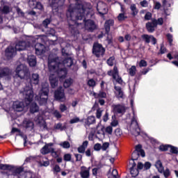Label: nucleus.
Here are the masks:
<instances>
[{
	"label": "nucleus",
	"instance_id": "f257e3e1",
	"mask_svg": "<svg viewBox=\"0 0 178 178\" xmlns=\"http://www.w3.org/2000/svg\"><path fill=\"white\" fill-rule=\"evenodd\" d=\"M86 16H92L91 7L86 8V6L76 3L75 5L71 4L67 12V17L69 22H73L74 24H70V29L72 34H76L77 25L84 24L86 30L94 31L95 24L90 19L86 21Z\"/></svg>",
	"mask_w": 178,
	"mask_h": 178
},
{
	"label": "nucleus",
	"instance_id": "f03ea898",
	"mask_svg": "<svg viewBox=\"0 0 178 178\" xmlns=\"http://www.w3.org/2000/svg\"><path fill=\"white\" fill-rule=\"evenodd\" d=\"M73 65V59L67 57L62 62L59 60V58H52L49 56L48 67L50 72L49 81L52 88H55L58 86V77L59 79H65L67 74L66 67H70Z\"/></svg>",
	"mask_w": 178,
	"mask_h": 178
},
{
	"label": "nucleus",
	"instance_id": "7ed1b4c3",
	"mask_svg": "<svg viewBox=\"0 0 178 178\" xmlns=\"http://www.w3.org/2000/svg\"><path fill=\"white\" fill-rule=\"evenodd\" d=\"M27 47H30V43L19 42L16 44L15 48L10 46L6 49V56H7V58H13L16 55V51H24Z\"/></svg>",
	"mask_w": 178,
	"mask_h": 178
},
{
	"label": "nucleus",
	"instance_id": "20e7f679",
	"mask_svg": "<svg viewBox=\"0 0 178 178\" xmlns=\"http://www.w3.org/2000/svg\"><path fill=\"white\" fill-rule=\"evenodd\" d=\"M16 77H19L21 80H23V79L27 80V79L30 77V70H29V67L24 64L18 65L15 70V78L16 79Z\"/></svg>",
	"mask_w": 178,
	"mask_h": 178
},
{
	"label": "nucleus",
	"instance_id": "39448f33",
	"mask_svg": "<svg viewBox=\"0 0 178 178\" xmlns=\"http://www.w3.org/2000/svg\"><path fill=\"white\" fill-rule=\"evenodd\" d=\"M133 100L131 101V106L132 108L133 115L134 117L131 120V126H130V131L133 136H135V137H137L138 136H140V127H138V122H137V115H136V113H134V109L133 108Z\"/></svg>",
	"mask_w": 178,
	"mask_h": 178
},
{
	"label": "nucleus",
	"instance_id": "423d86ee",
	"mask_svg": "<svg viewBox=\"0 0 178 178\" xmlns=\"http://www.w3.org/2000/svg\"><path fill=\"white\" fill-rule=\"evenodd\" d=\"M22 95L25 99V104L26 106L30 105V104H31V101H33V98L34 97L33 86L30 84V86L25 87L22 92Z\"/></svg>",
	"mask_w": 178,
	"mask_h": 178
},
{
	"label": "nucleus",
	"instance_id": "0eeeda50",
	"mask_svg": "<svg viewBox=\"0 0 178 178\" xmlns=\"http://www.w3.org/2000/svg\"><path fill=\"white\" fill-rule=\"evenodd\" d=\"M49 90L48 89V85H46L44 88H42L39 92V96L35 97L36 101H38L40 105H45L48 99V92Z\"/></svg>",
	"mask_w": 178,
	"mask_h": 178
},
{
	"label": "nucleus",
	"instance_id": "6e6552de",
	"mask_svg": "<svg viewBox=\"0 0 178 178\" xmlns=\"http://www.w3.org/2000/svg\"><path fill=\"white\" fill-rule=\"evenodd\" d=\"M92 54L97 56V58H99L101 56H104V54H105V49L102 47V45L98 43H95L92 49Z\"/></svg>",
	"mask_w": 178,
	"mask_h": 178
},
{
	"label": "nucleus",
	"instance_id": "1a4fd4ad",
	"mask_svg": "<svg viewBox=\"0 0 178 178\" xmlns=\"http://www.w3.org/2000/svg\"><path fill=\"white\" fill-rule=\"evenodd\" d=\"M49 3L50 6H51L54 13H55V12H58L59 10V8H60V6H63L65 0H49Z\"/></svg>",
	"mask_w": 178,
	"mask_h": 178
},
{
	"label": "nucleus",
	"instance_id": "9d476101",
	"mask_svg": "<svg viewBox=\"0 0 178 178\" xmlns=\"http://www.w3.org/2000/svg\"><path fill=\"white\" fill-rule=\"evenodd\" d=\"M108 76H112L114 80H115L118 84L123 85V80L122 79V77L119 76L118 67L115 66L113 70L108 71Z\"/></svg>",
	"mask_w": 178,
	"mask_h": 178
},
{
	"label": "nucleus",
	"instance_id": "9b49d317",
	"mask_svg": "<svg viewBox=\"0 0 178 178\" xmlns=\"http://www.w3.org/2000/svg\"><path fill=\"white\" fill-rule=\"evenodd\" d=\"M115 24V21L113 19H108L106 21L104 24V29L106 31V33L107 34V40L108 42H111L112 41V35L109 34V31H111V27Z\"/></svg>",
	"mask_w": 178,
	"mask_h": 178
},
{
	"label": "nucleus",
	"instance_id": "f8f14e48",
	"mask_svg": "<svg viewBox=\"0 0 178 178\" xmlns=\"http://www.w3.org/2000/svg\"><path fill=\"white\" fill-rule=\"evenodd\" d=\"M54 97L58 101H60V102H65L66 101V97H65V90L62 87H60L55 93Z\"/></svg>",
	"mask_w": 178,
	"mask_h": 178
},
{
	"label": "nucleus",
	"instance_id": "ddd939ff",
	"mask_svg": "<svg viewBox=\"0 0 178 178\" xmlns=\"http://www.w3.org/2000/svg\"><path fill=\"white\" fill-rule=\"evenodd\" d=\"M97 10L99 15H106L108 13V6L104 1H99L97 4Z\"/></svg>",
	"mask_w": 178,
	"mask_h": 178
},
{
	"label": "nucleus",
	"instance_id": "4468645a",
	"mask_svg": "<svg viewBox=\"0 0 178 178\" xmlns=\"http://www.w3.org/2000/svg\"><path fill=\"white\" fill-rule=\"evenodd\" d=\"M29 6L31 9H39V10H42L44 9V6L36 0H28Z\"/></svg>",
	"mask_w": 178,
	"mask_h": 178
},
{
	"label": "nucleus",
	"instance_id": "2eb2a0df",
	"mask_svg": "<svg viewBox=\"0 0 178 178\" xmlns=\"http://www.w3.org/2000/svg\"><path fill=\"white\" fill-rule=\"evenodd\" d=\"M54 147L53 143H46L45 145L40 149L41 154H42V155L51 154V152L54 151V147Z\"/></svg>",
	"mask_w": 178,
	"mask_h": 178
},
{
	"label": "nucleus",
	"instance_id": "dca6fc26",
	"mask_svg": "<svg viewBox=\"0 0 178 178\" xmlns=\"http://www.w3.org/2000/svg\"><path fill=\"white\" fill-rule=\"evenodd\" d=\"M146 29L149 33H154L156 29V19L146 23Z\"/></svg>",
	"mask_w": 178,
	"mask_h": 178
},
{
	"label": "nucleus",
	"instance_id": "f3484780",
	"mask_svg": "<svg viewBox=\"0 0 178 178\" xmlns=\"http://www.w3.org/2000/svg\"><path fill=\"white\" fill-rule=\"evenodd\" d=\"M13 108L16 112H22L24 109V103L19 101L14 102Z\"/></svg>",
	"mask_w": 178,
	"mask_h": 178
},
{
	"label": "nucleus",
	"instance_id": "a211bd4d",
	"mask_svg": "<svg viewBox=\"0 0 178 178\" xmlns=\"http://www.w3.org/2000/svg\"><path fill=\"white\" fill-rule=\"evenodd\" d=\"M114 93L118 99H124V93L123 92V90H122V88L120 86H114Z\"/></svg>",
	"mask_w": 178,
	"mask_h": 178
},
{
	"label": "nucleus",
	"instance_id": "6ab92c4d",
	"mask_svg": "<svg viewBox=\"0 0 178 178\" xmlns=\"http://www.w3.org/2000/svg\"><path fill=\"white\" fill-rule=\"evenodd\" d=\"M106 133H108V134H112V132L113 131V129L112 128V127L108 126L105 129V127H102L101 128V132L97 131V134H102L101 137L102 138H105V131Z\"/></svg>",
	"mask_w": 178,
	"mask_h": 178
},
{
	"label": "nucleus",
	"instance_id": "aec40b11",
	"mask_svg": "<svg viewBox=\"0 0 178 178\" xmlns=\"http://www.w3.org/2000/svg\"><path fill=\"white\" fill-rule=\"evenodd\" d=\"M36 55H42L45 52V46L41 43H37L35 45Z\"/></svg>",
	"mask_w": 178,
	"mask_h": 178
},
{
	"label": "nucleus",
	"instance_id": "412c9836",
	"mask_svg": "<svg viewBox=\"0 0 178 178\" xmlns=\"http://www.w3.org/2000/svg\"><path fill=\"white\" fill-rule=\"evenodd\" d=\"M80 175H81V177L82 178H89L90 168H87L86 166L81 167Z\"/></svg>",
	"mask_w": 178,
	"mask_h": 178
},
{
	"label": "nucleus",
	"instance_id": "4be33fe9",
	"mask_svg": "<svg viewBox=\"0 0 178 178\" xmlns=\"http://www.w3.org/2000/svg\"><path fill=\"white\" fill-rule=\"evenodd\" d=\"M23 127L29 129V130H33L34 129V122L30 120L25 119L22 123Z\"/></svg>",
	"mask_w": 178,
	"mask_h": 178
},
{
	"label": "nucleus",
	"instance_id": "5701e85b",
	"mask_svg": "<svg viewBox=\"0 0 178 178\" xmlns=\"http://www.w3.org/2000/svg\"><path fill=\"white\" fill-rule=\"evenodd\" d=\"M12 76V70L9 68H2L0 70V77H9Z\"/></svg>",
	"mask_w": 178,
	"mask_h": 178
},
{
	"label": "nucleus",
	"instance_id": "b1692460",
	"mask_svg": "<svg viewBox=\"0 0 178 178\" xmlns=\"http://www.w3.org/2000/svg\"><path fill=\"white\" fill-rule=\"evenodd\" d=\"M113 108L115 113H124V112H126V108L122 105H114Z\"/></svg>",
	"mask_w": 178,
	"mask_h": 178
},
{
	"label": "nucleus",
	"instance_id": "393cba45",
	"mask_svg": "<svg viewBox=\"0 0 178 178\" xmlns=\"http://www.w3.org/2000/svg\"><path fill=\"white\" fill-rule=\"evenodd\" d=\"M28 63L29 66L34 67L37 65V60L35 58V56L34 55H29L28 56Z\"/></svg>",
	"mask_w": 178,
	"mask_h": 178
},
{
	"label": "nucleus",
	"instance_id": "a878e982",
	"mask_svg": "<svg viewBox=\"0 0 178 178\" xmlns=\"http://www.w3.org/2000/svg\"><path fill=\"white\" fill-rule=\"evenodd\" d=\"M31 83L37 86L40 83V75L38 74H33L31 78Z\"/></svg>",
	"mask_w": 178,
	"mask_h": 178
},
{
	"label": "nucleus",
	"instance_id": "bb28decb",
	"mask_svg": "<svg viewBox=\"0 0 178 178\" xmlns=\"http://www.w3.org/2000/svg\"><path fill=\"white\" fill-rule=\"evenodd\" d=\"M88 146V141L86 140L83 143L82 145L78 147V152L79 154H84L86 152V148Z\"/></svg>",
	"mask_w": 178,
	"mask_h": 178
},
{
	"label": "nucleus",
	"instance_id": "cd10ccee",
	"mask_svg": "<svg viewBox=\"0 0 178 178\" xmlns=\"http://www.w3.org/2000/svg\"><path fill=\"white\" fill-rule=\"evenodd\" d=\"M95 123V117L92 115L88 117L85 122V124L86 126H90L91 124H94Z\"/></svg>",
	"mask_w": 178,
	"mask_h": 178
},
{
	"label": "nucleus",
	"instance_id": "c85d7f7f",
	"mask_svg": "<svg viewBox=\"0 0 178 178\" xmlns=\"http://www.w3.org/2000/svg\"><path fill=\"white\" fill-rule=\"evenodd\" d=\"M155 167L156 168L159 173L163 172V165H162V162H161V161L159 160L156 162Z\"/></svg>",
	"mask_w": 178,
	"mask_h": 178
},
{
	"label": "nucleus",
	"instance_id": "c756f323",
	"mask_svg": "<svg viewBox=\"0 0 178 178\" xmlns=\"http://www.w3.org/2000/svg\"><path fill=\"white\" fill-rule=\"evenodd\" d=\"M38 106L36 103H32L30 106V112L31 113H35V112H38Z\"/></svg>",
	"mask_w": 178,
	"mask_h": 178
},
{
	"label": "nucleus",
	"instance_id": "7c9ffc66",
	"mask_svg": "<svg viewBox=\"0 0 178 178\" xmlns=\"http://www.w3.org/2000/svg\"><path fill=\"white\" fill-rule=\"evenodd\" d=\"M58 145L65 149H69L70 148V143L67 140L60 143Z\"/></svg>",
	"mask_w": 178,
	"mask_h": 178
},
{
	"label": "nucleus",
	"instance_id": "2f4dec72",
	"mask_svg": "<svg viewBox=\"0 0 178 178\" xmlns=\"http://www.w3.org/2000/svg\"><path fill=\"white\" fill-rule=\"evenodd\" d=\"M172 5H173V0H163V6L165 9H166V8H170Z\"/></svg>",
	"mask_w": 178,
	"mask_h": 178
},
{
	"label": "nucleus",
	"instance_id": "473e14b6",
	"mask_svg": "<svg viewBox=\"0 0 178 178\" xmlns=\"http://www.w3.org/2000/svg\"><path fill=\"white\" fill-rule=\"evenodd\" d=\"M40 166H49V160H48V158L44 157L42 160L40 161Z\"/></svg>",
	"mask_w": 178,
	"mask_h": 178
},
{
	"label": "nucleus",
	"instance_id": "72a5a7b5",
	"mask_svg": "<svg viewBox=\"0 0 178 178\" xmlns=\"http://www.w3.org/2000/svg\"><path fill=\"white\" fill-rule=\"evenodd\" d=\"M72 83H73V79H72L71 78L66 79L64 82L65 88H68V87H70Z\"/></svg>",
	"mask_w": 178,
	"mask_h": 178
},
{
	"label": "nucleus",
	"instance_id": "f704fd0d",
	"mask_svg": "<svg viewBox=\"0 0 178 178\" xmlns=\"http://www.w3.org/2000/svg\"><path fill=\"white\" fill-rule=\"evenodd\" d=\"M95 98H106V93L105 92L100 91L99 93L94 94Z\"/></svg>",
	"mask_w": 178,
	"mask_h": 178
},
{
	"label": "nucleus",
	"instance_id": "c9c22d12",
	"mask_svg": "<svg viewBox=\"0 0 178 178\" xmlns=\"http://www.w3.org/2000/svg\"><path fill=\"white\" fill-rule=\"evenodd\" d=\"M12 171L14 172V175L15 176H17V175H20L23 172V168H12Z\"/></svg>",
	"mask_w": 178,
	"mask_h": 178
},
{
	"label": "nucleus",
	"instance_id": "e433bc0d",
	"mask_svg": "<svg viewBox=\"0 0 178 178\" xmlns=\"http://www.w3.org/2000/svg\"><path fill=\"white\" fill-rule=\"evenodd\" d=\"M130 9L132 12L133 16H136L137 13H138V10L137 9V7H136V4H131Z\"/></svg>",
	"mask_w": 178,
	"mask_h": 178
},
{
	"label": "nucleus",
	"instance_id": "4c0bfd02",
	"mask_svg": "<svg viewBox=\"0 0 178 178\" xmlns=\"http://www.w3.org/2000/svg\"><path fill=\"white\" fill-rule=\"evenodd\" d=\"M80 122H81V120H80V118H79L77 116H74L73 118H72L70 120V124H74V123H79Z\"/></svg>",
	"mask_w": 178,
	"mask_h": 178
},
{
	"label": "nucleus",
	"instance_id": "58836bf2",
	"mask_svg": "<svg viewBox=\"0 0 178 178\" xmlns=\"http://www.w3.org/2000/svg\"><path fill=\"white\" fill-rule=\"evenodd\" d=\"M0 169L1 170H10L12 167L8 164H0Z\"/></svg>",
	"mask_w": 178,
	"mask_h": 178
},
{
	"label": "nucleus",
	"instance_id": "ea45409f",
	"mask_svg": "<svg viewBox=\"0 0 178 178\" xmlns=\"http://www.w3.org/2000/svg\"><path fill=\"white\" fill-rule=\"evenodd\" d=\"M152 35H143L142 38L147 42V44H149L151 42V38Z\"/></svg>",
	"mask_w": 178,
	"mask_h": 178
},
{
	"label": "nucleus",
	"instance_id": "a19ab883",
	"mask_svg": "<svg viewBox=\"0 0 178 178\" xmlns=\"http://www.w3.org/2000/svg\"><path fill=\"white\" fill-rule=\"evenodd\" d=\"M137 69L136 68V66L132 65L131 67L129 68V74L130 76H134L136 74Z\"/></svg>",
	"mask_w": 178,
	"mask_h": 178
},
{
	"label": "nucleus",
	"instance_id": "79ce46f5",
	"mask_svg": "<svg viewBox=\"0 0 178 178\" xmlns=\"http://www.w3.org/2000/svg\"><path fill=\"white\" fill-rule=\"evenodd\" d=\"M159 149L160 151H168V149H170V145H161L159 146Z\"/></svg>",
	"mask_w": 178,
	"mask_h": 178
},
{
	"label": "nucleus",
	"instance_id": "37998d69",
	"mask_svg": "<svg viewBox=\"0 0 178 178\" xmlns=\"http://www.w3.org/2000/svg\"><path fill=\"white\" fill-rule=\"evenodd\" d=\"M0 12H2L3 13H9V7L8 6H1Z\"/></svg>",
	"mask_w": 178,
	"mask_h": 178
},
{
	"label": "nucleus",
	"instance_id": "c03bdc74",
	"mask_svg": "<svg viewBox=\"0 0 178 178\" xmlns=\"http://www.w3.org/2000/svg\"><path fill=\"white\" fill-rule=\"evenodd\" d=\"M107 63L108 66H113L115 63V57L111 56L107 60Z\"/></svg>",
	"mask_w": 178,
	"mask_h": 178
},
{
	"label": "nucleus",
	"instance_id": "a18cd8bd",
	"mask_svg": "<svg viewBox=\"0 0 178 178\" xmlns=\"http://www.w3.org/2000/svg\"><path fill=\"white\" fill-rule=\"evenodd\" d=\"M52 114L54 116H55V118H56V119H60V118H62V115L58 110L54 111Z\"/></svg>",
	"mask_w": 178,
	"mask_h": 178
},
{
	"label": "nucleus",
	"instance_id": "49530a36",
	"mask_svg": "<svg viewBox=\"0 0 178 178\" xmlns=\"http://www.w3.org/2000/svg\"><path fill=\"white\" fill-rule=\"evenodd\" d=\"M102 112H104V110H102V108H99L97 110L96 118L97 119H101V116H102Z\"/></svg>",
	"mask_w": 178,
	"mask_h": 178
},
{
	"label": "nucleus",
	"instance_id": "de8ad7c7",
	"mask_svg": "<svg viewBox=\"0 0 178 178\" xmlns=\"http://www.w3.org/2000/svg\"><path fill=\"white\" fill-rule=\"evenodd\" d=\"M138 156H140V153L137 152H134L132 153V159L133 161H137L138 159Z\"/></svg>",
	"mask_w": 178,
	"mask_h": 178
},
{
	"label": "nucleus",
	"instance_id": "09e8293b",
	"mask_svg": "<svg viewBox=\"0 0 178 178\" xmlns=\"http://www.w3.org/2000/svg\"><path fill=\"white\" fill-rule=\"evenodd\" d=\"M170 152L172 154H178L177 147H173V146L170 145Z\"/></svg>",
	"mask_w": 178,
	"mask_h": 178
},
{
	"label": "nucleus",
	"instance_id": "8fccbe9b",
	"mask_svg": "<svg viewBox=\"0 0 178 178\" xmlns=\"http://www.w3.org/2000/svg\"><path fill=\"white\" fill-rule=\"evenodd\" d=\"M64 161H66L67 162L72 161V154H65L64 155Z\"/></svg>",
	"mask_w": 178,
	"mask_h": 178
},
{
	"label": "nucleus",
	"instance_id": "3c124183",
	"mask_svg": "<svg viewBox=\"0 0 178 178\" xmlns=\"http://www.w3.org/2000/svg\"><path fill=\"white\" fill-rule=\"evenodd\" d=\"M166 37L168 38L169 44H172V42H173V35L172 34H170V33H168L166 35Z\"/></svg>",
	"mask_w": 178,
	"mask_h": 178
},
{
	"label": "nucleus",
	"instance_id": "603ef678",
	"mask_svg": "<svg viewBox=\"0 0 178 178\" xmlns=\"http://www.w3.org/2000/svg\"><path fill=\"white\" fill-rule=\"evenodd\" d=\"M108 148H109V143H103V145H102V151H106V149H108Z\"/></svg>",
	"mask_w": 178,
	"mask_h": 178
},
{
	"label": "nucleus",
	"instance_id": "864d4df0",
	"mask_svg": "<svg viewBox=\"0 0 178 178\" xmlns=\"http://www.w3.org/2000/svg\"><path fill=\"white\" fill-rule=\"evenodd\" d=\"M124 19H126V16H124V13H120L118 16V19L119 20V22H123V20H124Z\"/></svg>",
	"mask_w": 178,
	"mask_h": 178
},
{
	"label": "nucleus",
	"instance_id": "5fc2aeb1",
	"mask_svg": "<svg viewBox=\"0 0 178 178\" xmlns=\"http://www.w3.org/2000/svg\"><path fill=\"white\" fill-rule=\"evenodd\" d=\"M163 173L164 175V177H165V178H168L169 176H170V171L168 168L164 171L163 170Z\"/></svg>",
	"mask_w": 178,
	"mask_h": 178
},
{
	"label": "nucleus",
	"instance_id": "6e6d98bb",
	"mask_svg": "<svg viewBox=\"0 0 178 178\" xmlns=\"http://www.w3.org/2000/svg\"><path fill=\"white\" fill-rule=\"evenodd\" d=\"M50 154H51L54 158H58L59 156V152L55 151V149H53V151H51Z\"/></svg>",
	"mask_w": 178,
	"mask_h": 178
},
{
	"label": "nucleus",
	"instance_id": "4d7b16f0",
	"mask_svg": "<svg viewBox=\"0 0 178 178\" xmlns=\"http://www.w3.org/2000/svg\"><path fill=\"white\" fill-rule=\"evenodd\" d=\"M94 149H95V151H101V149H102L101 144L96 143L94 145Z\"/></svg>",
	"mask_w": 178,
	"mask_h": 178
},
{
	"label": "nucleus",
	"instance_id": "13d9d810",
	"mask_svg": "<svg viewBox=\"0 0 178 178\" xmlns=\"http://www.w3.org/2000/svg\"><path fill=\"white\" fill-rule=\"evenodd\" d=\"M130 172L132 176H137L138 175V170L135 168H130Z\"/></svg>",
	"mask_w": 178,
	"mask_h": 178
},
{
	"label": "nucleus",
	"instance_id": "bf43d9fd",
	"mask_svg": "<svg viewBox=\"0 0 178 178\" xmlns=\"http://www.w3.org/2000/svg\"><path fill=\"white\" fill-rule=\"evenodd\" d=\"M140 5L143 8H147L148 7V1H147L146 0H143L140 2Z\"/></svg>",
	"mask_w": 178,
	"mask_h": 178
},
{
	"label": "nucleus",
	"instance_id": "052dcab7",
	"mask_svg": "<svg viewBox=\"0 0 178 178\" xmlns=\"http://www.w3.org/2000/svg\"><path fill=\"white\" fill-rule=\"evenodd\" d=\"M49 23H51V19H46L43 21L42 24H43L44 27L47 28V27H48V24H49Z\"/></svg>",
	"mask_w": 178,
	"mask_h": 178
},
{
	"label": "nucleus",
	"instance_id": "680f3d73",
	"mask_svg": "<svg viewBox=\"0 0 178 178\" xmlns=\"http://www.w3.org/2000/svg\"><path fill=\"white\" fill-rule=\"evenodd\" d=\"M140 67H145L147 66V61L141 60L139 63Z\"/></svg>",
	"mask_w": 178,
	"mask_h": 178
},
{
	"label": "nucleus",
	"instance_id": "e2e57ef3",
	"mask_svg": "<svg viewBox=\"0 0 178 178\" xmlns=\"http://www.w3.org/2000/svg\"><path fill=\"white\" fill-rule=\"evenodd\" d=\"M115 134L117 137H120V135L122 134V130L119 128L116 129L115 131Z\"/></svg>",
	"mask_w": 178,
	"mask_h": 178
},
{
	"label": "nucleus",
	"instance_id": "0e129e2a",
	"mask_svg": "<svg viewBox=\"0 0 178 178\" xmlns=\"http://www.w3.org/2000/svg\"><path fill=\"white\" fill-rule=\"evenodd\" d=\"M74 156L76 161H80L81 159H83V156L81 154H74Z\"/></svg>",
	"mask_w": 178,
	"mask_h": 178
},
{
	"label": "nucleus",
	"instance_id": "69168bd1",
	"mask_svg": "<svg viewBox=\"0 0 178 178\" xmlns=\"http://www.w3.org/2000/svg\"><path fill=\"white\" fill-rule=\"evenodd\" d=\"M60 111L61 112H65V111H67V106L65 104H60Z\"/></svg>",
	"mask_w": 178,
	"mask_h": 178
},
{
	"label": "nucleus",
	"instance_id": "338daca9",
	"mask_svg": "<svg viewBox=\"0 0 178 178\" xmlns=\"http://www.w3.org/2000/svg\"><path fill=\"white\" fill-rule=\"evenodd\" d=\"M88 85L90 87H94L95 86V81L94 79H90L88 81Z\"/></svg>",
	"mask_w": 178,
	"mask_h": 178
},
{
	"label": "nucleus",
	"instance_id": "774afa93",
	"mask_svg": "<svg viewBox=\"0 0 178 178\" xmlns=\"http://www.w3.org/2000/svg\"><path fill=\"white\" fill-rule=\"evenodd\" d=\"M162 6V5L161 4V3H159V2H158V1H156L155 3H154V8H155V9H157V10H159V9H161V7Z\"/></svg>",
	"mask_w": 178,
	"mask_h": 178
}]
</instances>
